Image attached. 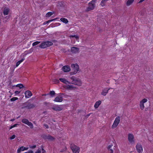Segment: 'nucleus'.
Wrapping results in <instances>:
<instances>
[{
  "label": "nucleus",
  "mask_w": 153,
  "mask_h": 153,
  "mask_svg": "<svg viewBox=\"0 0 153 153\" xmlns=\"http://www.w3.org/2000/svg\"><path fill=\"white\" fill-rule=\"evenodd\" d=\"M56 80L57 81V82H59V80Z\"/></svg>",
  "instance_id": "obj_53"
},
{
  "label": "nucleus",
  "mask_w": 153,
  "mask_h": 153,
  "mask_svg": "<svg viewBox=\"0 0 153 153\" xmlns=\"http://www.w3.org/2000/svg\"><path fill=\"white\" fill-rule=\"evenodd\" d=\"M16 87H19L20 88H22L24 87L23 85L22 84H19L17 85Z\"/></svg>",
  "instance_id": "obj_31"
},
{
  "label": "nucleus",
  "mask_w": 153,
  "mask_h": 153,
  "mask_svg": "<svg viewBox=\"0 0 153 153\" xmlns=\"http://www.w3.org/2000/svg\"><path fill=\"white\" fill-rule=\"evenodd\" d=\"M20 92V91H16L15 92V94L16 95L19 94Z\"/></svg>",
  "instance_id": "obj_42"
},
{
  "label": "nucleus",
  "mask_w": 153,
  "mask_h": 153,
  "mask_svg": "<svg viewBox=\"0 0 153 153\" xmlns=\"http://www.w3.org/2000/svg\"><path fill=\"white\" fill-rule=\"evenodd\" d=\"M71 67L74 70V74H76L79 71V65L77 64H72Z\"/></svg>",
  "instance_id": "obj_8"
},
{
  "label": "nucleus",
  "mask_w": 153,
  "mask_h": 153,
  "mask_svg": "<svg viewBox=\"0 0 153 153\" xmlns=\"http://www.w3.org/2000/svg\"><path fill=\"white\" fill-rule=\"evenodd\" d=\"M71 148L73 153H79L80 151V148L74 144H71Z\"/></svg>",
  "instance_id": "obj_4"
},
{
  "label": "nucleus",
  "mask_w": 153,
  "mask_h": 153,
  "mask_svg": "<svg viewBox=\"0 0 153 153\" xmlns=\"http://www.w3.org/2000/svg\"><path fill=\"white\" fill-rule=\"evenodd\" d=\"M52 109L56 111H61L62 110V108L61 105H56L53 106Z\"/></svg>",
  "instance_id": "obj_11"
},
{
  "label": "nucleus",
  "mask_w": 153,
  "mask_h": 153,
  "mask_svg": "<svg viewBox=\"0 0 153 153\" xmlns=\"http://www.w3.org/2000/svg\"><path fill=\"white\" fill-rule=\"evenodd\" d=\"M137 152L139 153H142L143 152V149L140 144L137 143L136 146Z\"/></svg>",
  "instance_id": "obj_10"
},
{
  "label": "nucleus",
  "mask_w": 153,
  "mask_h": 153,
  "mask_svg": "<svg viewBox=\"0 0 153 153\" xmlns=\"http://www.w3.org/2000/svg\"><path fill=\"white\" fill-rule=\"evenodd\" d=\"M42 137L45 140H48L50 141H53L55 140V138L50 135H47L46 134H43L42 135Z\"/></svg>",
  "instance_id": "obj_7"
},
{
  "label": "nucleus",
  "mask_w": 153,
  "mask_h": 153,
  "mask_svg": "<svg viewBox=\"0 0 153 153\" xmlns=\"http://www.w3.org/2000/svg\"><path fill=\"white\" fill-rule=\"evenodd\" d=\"M19 117H20V116H19L17 118H19Z\"/></svg>",
  "instance_id": "obj_55"
},
{
  "label": "nucleus",
  "mask_w": 153,
  "mask_h": 153,
  "mask_svg": "<svg viewBox=\"0 0 153 153\" xmlns=\"http://www.w3.org/2000/svg\"><path fill=\"white\" fill-rule=\"evenodd\" d=\"M128 138L129 142L131 144L134 143V136L133 134H129L128 135Z\"/></svg>",
  "instance_id": "obj_9"
},
{
  "label": "nucleus",
  "mask_w": 153,
  "mask_h": 153,
  "mask_svg": "<svg viewBox=\"0 0 153 153\" xmlns=\"http://www.w3.org/2000/svg\"><path fill=\"white\" fill-rule=\"evenodd\" d=\"M101 103V101L100 100H98L95 103L94 107L96 109L97 108Z\"/></svg>",
  "instance_id": "obj_22"
},
{
  "label": "nucleus",
  "mask_w": 153,
  "mask_h": 153,
  "mask_svg": "<svg viewBox=\"0 0 153 153\" xmlns=\"http://www.w3.org/2000/svg\"><path fill=\"white\" fill-rule=\"evenodd\" d=\"M16 79H13V82H15L16 81Z\"/></svg>",
  "instance_id": "obj_49"
},
{
  "label": "nucleus",
  "mask_w": 153,
  "mask_h": 153,
  "mask_svg": "<svg viewBox=\"0 0 153 153\" xmlns=\"http://www.w3.org/2000/svg\"><path fill=\"white\" fill-rule=\"evenodd\" d=\"M52 41L53 42H56V40H52Z\"/></svg>",
  "instance_id": "obj_51"
},
{
  "label": "nucleus",
  "mask_w": 153,
  "mask_h": 153,
  "mask_svg": "<svg viewBox=\"0 0 153 153\" xmlns=\"http://www.w3.org/2000/svg\"><path fill=\"white\" fill-rule=\"evenodd\" d=\"M148 100L146 99H144L142 100L140 102V107L141 110H143L144 108V103L147 101Z\"/></svg>",
  "instance_id": "obj_12"
},
{
  "label": "nucleus",
  "mask_w": 153,
  "mask_h": 153,
  "mask_svg": "<svg viewBox=\"0 0 153 153\" xmlns=\"http://www.w3.org/2000/svg\"><path fill=\"white\" fill-rule=\"evenodd\" d=\"M12 87H15V85L13 86H12Z\"/></svg>",
  "instance_id": "obj_54"
},
{
  "label": "nucleus",
  "mask_w": 153,
  "mask_h": 153,
  "mask_svg": "<svg viewBox=\"0 0 153 153\" xmlns=\"http://www.w3.org/2000/svg\"><path fill=\"white\" fill-rule=\"evenodd\" d=\"M40 42L39 41H36L35 42H34L32 44V45L33 46H34L36 45H37L39 44Z\"/></svg>",
  "instance_id": "obj_33"
},
{
  "label": "nucleus",
  "mask_w": 153,
  "mask_h": 153,
  "mask_svg": "<svg viewBox=\"0 0 153 153\" xmlns=\"http://www.w3.org/2000/svg\"><path fill=\"white\" fill-rule=\"evenodd\" d=\"M61 96H65V94H64V93H62V94H61Z\"/></svg>",
  "instance_id": "obj_50"
},
{
  "label": "nucleus",
  "mask_w": 153,
  "mask_h": 153,
  "mask_svg": "<svg viewBox=\"0 0 153 153\" xmlns=\"http://www.w3.org/2000/svg\"><path fill=\"white\" fill-rule=\"evenodd\" d=\"M74 87L73 85H68L67 86V88L68 89H73Z\"/></svg>",
  "instance_id": "obj_30"
},
{
  "label": "nucleus",
  "mask_w": 153,
  "mask_h": 153,
  "mask_svg": "<svg viewBox=\"0 0 153 153\" xmlns=\"http://www.w3.org/2000/svg\"><path fill=\"white\" fill-rule=\"evenodd\" d=\"M52 97H53L54 95L55 94V92L54 91H51L50 92V93L49 94Z\"/></svg>",
  "instance_id": "obj_32"
},
{
  "label": "nucleus",
  "mask_w": 153,
  "mask_h": 153,
  "mask_svg": "<svg viewBox=\"0 0 153 153\" xmlns=\"http://www.w3.org/2000/svg\"><path fill=\"white\" fill-rule=\"evenodd\" d=\"M18 98L17 97H13L10 100L11 101H14L18 99Z\"/></svg>",
  "instance_id": "obj_34"
},
{
  "label": "nucleus",
  "mask_w": 153,
  "mask_h": 153,
  "mask_svg": "<svg viewBox=\"0 0 153 153\" xmlns=\"http://www.w3.org/2000/svg\"><path fill=\"white\" fill-rule=\"evenodd\" d=\"M15 120V119H12L10 120V121H11L13 122V121H14Z\"/></svg>",
  "instance_id": "obj_48"
},
{
  "label": "nucleus",
  "mask_w": 153,
  "mask_h": 153,
  "mask_svg": "<svg viewBox=\"0 0 153 153\" xmlns=\"http://www.w3.org/2000/svg\"><path fill=\"white\" fill-rule=\"evenodd\" d=\"M18 125H19L18 124H14V125H13V126H11L9 128V129H11L12 128H14L15 127L17 126Z\"/></svg>",
  "instance_id": "obj_36"
},
{
  "label": "nucleus",
  "mask_w": 153,
  "mask_h": 153,
  "mask_svg": "<svg viewBox=\"0 0 153 153\" xmlns=\"http://www.w3.org/2000/svg\"><path fill=\"white\" fill-rule=\"evenodd\" d=\"M108 0H102L100 4L102 6H104L105 5V4Z\"/></svg>",
  "instance_id": "obj_25"
},
{
  "label": "nucleus",
  "mask_w": 153,
  "mask_h": 153,
  "mask_svg": "<svg viewBox=\"0 0 153 153\" xmlns=\"http://www.w3.org/2000/svg\"><path fill=\"white\" fill-rule=\"evenodd\" d=\"M12 82L11 81H10V82H9V85H11V84H12Z\"/></svg>",
  "instance_id": "obj_47"
},
{
  "label": "nucleus",
  "mask_w": 153,
  "mask_h": 153,
  "mask_svg": "<svg viewBox=\"0 0 153 153\" xmlns=\"http://www.w3.org/2000/svg\"><path fill=\"white\" fill-rule=\"evenodd\" d=\"M41 148L42 150V153H45L46 152V151L44 149L43 146H41Z\"/></svg>",
  "instance_id": "obj_37"
},
{
  "label": "nucleus",
  "mask_w": 153,
  "mask_h": 153,
  "mask_svg": "<svg viewBox=\"0 0 153 153\" xmlns=\"http://www.w3.org/2000/svg\"><path fill=\"white\" fill-rule=\"evenodd\" d=\"M56 20V19H53L50 20H49L48 21H46L44 23V25H45L47 24L50 23L53 21H54Z\"/></svg>",
  "instance_id": "obj_28"
},
{
  "label": "nucleus",
  "mask_w": 153,
  "mask_h": 153,
  "mask_svg": "<svg viewBox=\"0 0 153 153\" xmlns=\"http://www.w3.org/2000/svg\"><path fill=\"white\" fill-rule=\"evenodd\" d=\"M62 70L65 72H68L71 70V68L68 65H65L62 68Z\"/></svg>",
  "instance_id": "obj_14"
},
{
  "label": "nucleus",
  "mask_w": 153,
  "mask_h": 153,
  "mask_svg": "<svg viewBox=\"0 0 153 153\" xmlns=\"http://www.w3.org/2000/svg\"><path fill=\"white\" fill-rule=\"evenodd\" d=\"M22 122L25 123L30 127L31 128H33V124L31 122H29L28 120L27 119L24 118L22 120Z\"/></svg>",
  "instance_id": "obj_6"
},
{
  "label": "nucleus",
  "mask_w": 153,
  "mask_h": 153,
  "mask_svg": "<svg viewBox=\"0 0 153 153\" xmlns=\"http://www.w3.org/2000/svg\"><path fill=\"white\" fill-rule=\"evenodd\" d=\"M10 76L11 77L13 75V72L10 73Z\"/></svg>",
  "instance_id": "obj_45"
},
{
  "label": "nucleus",
  "mask_w": 153,
  "mask_h": 153,
  "mask_svg": "<svg viewBox=\"0 0 153 153\" xmlns=\"http://www.w3.org/2000/svg\"><path fill=\"white\" fill-rule=\"evenodd\" d=\"M113 144H110L107 147L108 150L110 153H113V150L111 149L112 146H113Z\"/></svg>",
  "instance_id": "obj_23"
},
{
  "label": "nucleus",
  "mask_w": 153,
  "mask_h": 153,
  "mask_svg": "<svg viewBox=\"0 0 153 153\" xmlns=\"http://www.w3.org/2000/svg\"><path fill=\"white\" fill-rule=\"evenodd\" d=\"M109 89L107 88L104 89L101 92V94L103 96H105L108 92Z\"/></svg>",
  "instance_id": "obj_20"
},
{
  "label": "nucleus",
  "mask_w": 153,
  "mask_h": 153,
  "mask_svg": "<svg viewBox=\"0 0 153 153\" xmlns=\"http://www.w3.org/2000/svg\"><path fill=\"white\" fill-rule=\"evenodd\" d=\"M24 153H27V152H25Z\"/></svg>",
  "instance_id": "obj_56"
},
{
  "label": "nucleus",
  "mask_w": 153,
  "mask_h": 153,
  "mask_svg": "<svg viewBox=\"0 0 153 153\" xmlns=\"http://www.w3.org/2000/svg\"><path fill=\"white\" fill-rule=\"evenodd\" d=\"M16 137V135L15 134H13L11 137L10 138L11 140H13Z\"/></svg>",
  "instance_id": "obj_40"
},
{
  "label": "nucleus",
  "mask_w": 153,
  "mask_h": 153,
  "mask_svg": "<svg viewBox=\"0 0 153 153\" xmlns=\"http://www.w3.org/2000/svg\"><path fill=\"white\" fill-rule=\"evenodd\" d=\"M70 37H72V38H75L76 39H78L79 38V37L78 36L74 35H71L70 36Z\"/></svg>",
  "instance_id": "obj_35"
},
{
  "label": "nucleus",
  "mask_w": 153,
  "mask_h": 153,
  "mask_svg": "<svg viewBox=\"0 0 153 153\" xmlns=\"http://www.w3.org/2000/svg\"><path fill=\"white\" fill-rule=\"evenodd\" d=\"M41 152L40 148H39L35 153H41Z\"/></svg>",
  "instance_id": "obj_39"
},
{
  "label": "nucleus",
  "mask_w": 153,
  "mask_h": 153,
  "mask_svg": "<svg viewBox=\"0 0 153 153\" xmlns=\"http://www.w3.org/2000/svg\"><path fill=\"white\" fill-rule=\"evenodd\" d=\"M24 108L28 109H30L35 107V105L33 104H30L29 103L27 104H26V103H25L24 104Z\"/></svg>",
  "instance_id": "obj_13"
},
{
  "label": "nucleus",
  "mask_w": 153,
  "mask_h": 153,
  "mask_svg": "<svg viewBox=\"0 0 153 153\" xmlns=\"http://www.w3.org/2000/svg\"><path fill=\"white\" fill-rule=\"evenodd\" d=\"M25 97L26 98H29L32 95L31 92L29 91H26L25 92Z\"/></svg>",
  "instance_id": "obj_16"
},
{
  "label": "nucleus",
  "mask_w": 153,
  "mask_h": 153,
  "mask_svg": "<svg viewBox=\"0 0 153 153\" xmlns=\"http://www.w3.org/2000/svg\"><path fill=\"white\" fill-rule=\"evenodd\" d=\"M33 151L31 150H29L27 152V153H33Z\"/></svg>",
  "instance_id": "obj_44"
},
{
  "label": "nucleus",
  "mask_w": 153,
  "mask_h": 153,
  "mask_svg": "<svg viewBox=\"0 0 153 153\" xmlns=\"http://www.w3.org/2000/svg\"><path fill=\"white\" fill-rule=\"evenodd\" d=\"M10 11V9L8 7H5L4 8L3 12V14L4 16L7 15Z\"/></svg>",
  "instance_id": "obj_15"
},
{
  "label": "nucleus",
  "mask_w": 153,
  "mask_h": 153,
  "mask_svg": "<svg viewBox=\"0 0 153 153\" xmlns=\"http://www.w3.org/2000/svg\"><path fill=\"white\" fill-rule=\"evenodd\" d=\"M28 149V147H24V146H22L19 148L17 150L18 153H20L21 151L26 150Z\"/></svg>",
  "instance_id": "obj_17"
},
{
  "label": "nucleus",
  "mask_w": 153,
  "mask_h": 153,
  "mask_svg": "<svg viewBox=\"0 0 153 153\" xmlns=\"http://www.w3.org/2000/svg\"><path fill=\"white\" fill-rule=\"evenodd\" d=\"M90 114H91V113H90V114H87V116H88V117L90 115Z\"/></svg>",
  "instance_id": "obj_52"
},
{
  "label": "nucleus",
  "mask_w": 153,
  "mask_h": 153,
  "mask_svg": "<svg viewBox=\"0 0 153 153\" xmlns=\"http://www.w3.org/2000/svg\"><path fill=\"white\" fill-rule=\"evenodd\" d=\"M25 59V58H22L21 60L18 61L16 62V66L18 67L20 64L22 63L23 61H24Z\"/></svg>",
  "instance_id": "obj_24"
},
{
  "label": "nucleus",
  "mask_w": 153,
  "mask_h": 153,
  "mask_svg": "<svg viewBox=\"0 0 153 153\" xmlns=\"http://www.w3.org/2000/svg\"><path fill=\"white\" fill-rule=\"evenodd\" d=\"M60 20L62 22L65 24L67 23L68 22V21L65 18H61L60 19Z\"/></svg>",
  "instance_id": "obj_26"
},
{
  "label": "nucleus",
  "mask_w": 153,
  "mask_h": 153,
  "mask_svg": "<svg viewBox=\"0 0 153 153\" xmlns=\"http://www.w3.org/2000/svg\"><path fill=\"white\" fill-rule=\"evenodd\" d=\"M71 49V52L73 53H76L79 52V48H77L72 47Z\"/></svg>",
  "instance_id": "obj_18"
},
{
  "label": "nucleus",
  "mask_w": 153,
  "mask_h": 153,
  "mask_svg": "<svg viewBox=\"0 0 153 153\" xmlns=\"http://www.w3.org/2000/svg\"><path fill=\"white\" fill-rule=\"evenodd\" d=\"M59 80L62 82L66 84H71V83L68 81L66 79L64 78H60L59 79Z\"/></svg>",
  "instance_id": "obj_19"
},
{
  "label": "nucleus",
  "mask_w": 153,
  "mask_h": 153,
  "mask_svg": "<svg viewBox=\"0 0 153 153\" xmlns=\"http://www.w3.org/2000/svg\"><path fill=\"white\" fill-rule=\"evenodd\" d=\"M63 99L62 97H56L54 101L55 102H61L63 100Z\"/></svg>",
  "instance_id": "obj_21"
},
{
  "label": "nucleus",
  "mask_w": 153,
  "mask_h": 153,
  "mask_svg": "<svg viewBox=\"0 0 153 153\" xmlns=\"http://www.w3.org/2000/svg\"><path fill=\"white\" fill-rule=\"evenodd\" d=\"M94 0H92L88 3V7L87 8L86 11H88L93 10L95 7Z\"/></svg>",
  "instance_id": "obj_3"
},
{
  "label": "nucleus",
  "mask_w": 153,
  "mask_h": 153,
  "mask_svg": "<svg viewBox=\"0 0 153 153\" xmlns=\"http://www.w3.org/2000/svg\"><path fill=\"white\" fill-rule=\"evenodd\" d=\"M49 95V94H42V96H45L46 95Z\"/></svg>",
  "instance_id": "obj_46"
},
{
  "label": "nucleus",
  "mask_w": 153,
  "mask_h": 153,
  "mask_svg": "<svg viewBox=\"0 0 153 153\" xmlns=\"http://www.w3.org/2000/svg\"><path fill=\"white\" fill-rule=\"evenodd\" d=\"M67 148L66 147H65V148L63 149H62L60 151V152H64L67 150Z\"/></svg>",
  "instance_id": "obj_38"
},
{
  "label": "nucleus",
  "mask_w": 153,
  "mask_h": 153,
  "mask_svg": "<svg viewBox=\"0 0 153 153\" xmlns=\"http://www.w3.org/2000/svg\"><path fill=\"white\" fill-rule=\"evenodd\" d=\"M120 116H117L115 118L114 123L112 126V128H114L118 125L120 122Z\"/></svg>",
  "instance_id": "obj_5"
},
{
  "label": "nucleus",
  "mask_w": 153,
  "mask_h": 153,
  "mask_svg": "<svg viewBox=\"0 0 153 153\" xmlns=\"http://www.w3.org/2000/svg\"><path fill=\"white\" fill-rule=\"evenodd\" d=\"M71 79L72 80L71 83L73 84H75L79 86H81L82 83L81 80L79 79L76 77L72 76L71 78Z\"/></svg>",
  "instance_id": "obj_1"
},
{
  "label": "nucleus",
  "mask_w": 153,
  "mask_h": 153,
  "mask_svg": "<svg viewBox=\"0 0 153 153\" xmlns=\"http://www.w3.org/2000/svg\"><path fill=\"white\" fill-rule=\"evenodd\" d=\"M53 45V43L52 42L47 41L42 43L40 45L39 47L42 48H45L52 45Z\"/></svg>",
  "instance_id": "obj_2"
},
{
  "label": "nucleus",
  "mask_w": 153,
  "mask_h": 153,
  "mask_svg": "<svg viewBox=\"0 0 153 153\" xmlns=\"http://www.w3.org/2000/svg\"><path fill=\"white\" fill-rule=\"evenodd\" d=\"M53 13L51 12H49L47 13L46 14V16L47 17H49L52 15L53 14Z\"/></svg>",
  "instance_id": "obj_29"
},
{
  "label": "nucleus",
  "mask_w": 153,
  "mask_h": 153,
  "mask_svg": "<svg viewBox=\"0 0 153 153\" xmlns=\"http://www.w3.org/2000/svg\"><path fill=\"white\" fill-rule=\"evenodd\" d=\"M134 1V0H128L126 2V5L129 6L132 4Z\"/></svg>",
  "instance_id": "obj_27"
},
{
  "label": "nucleus",
  "mask_w": 153,
  "mask_h": 153,
  "mask_svg": "<svg viewBox=\"0 0 153 153\" xmlns=\"http://www.w3.org/2000/svg\"><path fill=\"white\" fill-rule=\"evenodd\" d=\"M44 126L46 128H49L48 126L46 124H44Z\"/></svg>",
  "instance_id": "obj_43"
},
{
  "label": "nucleus",
  "mask_w": 153,
  "mask_h": 153,
  "mask_svg": "<svg viewBox=\"0 0 153 153\" xmlns=\"http://www.w3.org/2000/svg\"><path fill=\"white\" fill-rule=\"evenodd\" d=\"M36 147V145H34L33 146H29V148L31 149H33Z\"/></svg>",
  "instance_id": "obj_41"
}]
</instances>
